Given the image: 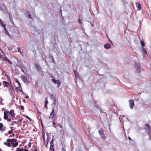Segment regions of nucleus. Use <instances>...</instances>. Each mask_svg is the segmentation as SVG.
<instances>
[{"label":"nucleus","mask_w":151,"mask_h":151,"mask_svg":"<svg viewBox=\"0 0 151 151\" xmlns=\"http://www.w3.org/2000/svg\"><path fill=\"white\" fill-rule=\"evenodd\" d=\"M57 109H55V108H54L52 110V111L50 115L49 118H53L54 116L55 115L56 113L57 112Z\"/></svg>","instance_id":"obj_1"},{"label":"nucleus","mask_w":151,"mask_h":151,"mask_svg":"<svg viewBox=\"0 0 151 151\" xmlns=\"http://www.w3.org/2000/svg\"><path fill=\"white\" fill-rule=\"evenodd\" d=\"M52 81L54 83L57 84L58 87H59L61 84V83L59 80L53 79H52Z\"/></svg>","instance_id":"obj_2"},{"label":"nucleus","mask_w":151,"mask_h":151,"mask_svg":"<svg viewBox=\"0 0 151 151\" xmlns=\"http://www.w3.org/2000/svg\"><path fill=\"white\" fill-rule=\"evenodd\" d=\"M129 106L131 109H132L134 106V103L133 101L130 99L129 101Z\"/></svg>","instance_id":"obj_3"},{"label":"nucleus","mask_w":151,"mask_h":151,"mask_svg":"<svg viewBox=\"0 0 151 151\" xmlns=\"http://www.w3.org/2000/svg\"><path fill=\"white\" fill-rule=\"evenodd\" d=\"M145 127L147 132H151V129L149 125L145 124Z\"/></svg>","instance_id":"obj_4"},{"label":"nucleus","mask_w":151,"mask_h":151,"mask_svg":"<svg viewBox=\"0 0 151 151\" xmlns=\"http://www.w3.org/2000/svg\"><path fill=\"white\" fill-rule=\"evenodd\" d=\"M9 113V111H5L4 112V119H6L8 118V115Z\"/></svg>","instance_id":"obj_5"},{"label":"nucleus","mask_w":151,"mask_h":151,"mask_svg":"<svg viewBox=\"0 0 151 151\" xmlns=\"http://www.w3.org/2000/svg\"><path fill=\"white\" fill-rule=\"evenodd\" d=\"M16 140L14 139V141H13L11 144H12V147H17L18 145V143L16 142Z\"/></svg>","instance_id":"obj_6"},{"label":"nucleus","mask_w":151,"mask_h":151,"mask_svg":"<svg viewBox=\"0 0 151 151\" xmlns=\"http://www.w3.org/2000/svg\"><path fill=\"white\" fill-rule=\"evenodd\" d=\"M21 78L22 80L24 82H27V80L26 77L24 76H21Z\"/></svg>","instance_id":"obj_7"},{"label":"nucleus","mask_w":151,"mask_h":151,"mask_svg":"<svg viewBox=\"0 0 151 151\" xmlns=\"http://www.w3.org/2000/svg\"><path fill=\"white\" fill-rule=\"evenodd\" d=\"M136 6L137 8V10H140L141 9V7L140 4L139 3L136 2L135 3Z\"/></svg>","instance_id":"obj_8"},{"label":"nucleus","mask_w":151,"mask_h":151,"mask_svg":"<svg viewBox=\"0 0 151 151\" xmlns=\"http://www.w3.org/2000/svg\"><path fill=\"white\" fill-rule=\"evenodd\" d=\"M5 128L3 127V124L2 123H0V131H3L4 130Z\"/></svg>","instance_id":"obj_9"},{"label":"nucleus","mask_w":151,"mask_h":151,"mask_svg":"<svg viewBox=\"0 0 151 151\" xmlns=\"http://www.w3.org/2000/svg\"><path fill=\"white\" fill-rule=\"evenodd\" d=\"M99 134L103 139H106V137L104 135V133H99Z\"/></svg>","instance_id":"obj_10"},{"label":"nucleus","mask_w":151,"mask_h":151,"mask_svg":"<svg viewBox=\"0 0 151 151\" xmlns=\"http://www.w3.org/2000/svg\"><path fill=\"white\" fill-rule=\"evenodd\" d=\"M104 48L106 49L110 48L111 47V45L109 44H105L104 45Z\"/></svg>","instance_id":"obj_11"},{"label":"nucleus","mask_w":151,"mask_h":151,"mask_svg":"<svg viewBox=\"0 0 151 151\" xmlns=\"http://www.w3.org/2000/svg\"><path fill=\"white\" fill-rule=\"evenodd\" d=\"M4 33H5L6 35H10V34H9L8 31L6 29V27H4Z\"/></svg>","instance_id":"obj_12"},{"label":"nucleus","mask_w":151,"mask_h":151,"mask_svg":"<svg viewBox=\"0 0 151 151\" xmlns=\"http://www.w3.org/2000/svg\"><path fill=\"white\" fill-rule=\"evenodd\" d=\"M9 114L11 115V116H12V117H14L15 114L14 113V111L13 110H11L10 111Z\"/></svg>","instance_id":"obj_13"},{"label":"nucleus","mask_w":151,"mask_h":151,"mask_svg":"<svg viewBox=\"0 0 151 151\" xmlns=\"http://www.w3.org/2000/svg\"><path fill=\"white\" fill-rule=\"evenodd\" d=\"M3 84L4 86V85H5L7 87H8L9 85V83L8 82L5 81H3Z\"/></svg>","instance_id":"obj_14"},{"label":"nucleus","mask_w":151,"mask_h":151,"mask_svg":"<svg viewBox=\"0 0 151 151\" xmlns=\"http://www.w3.org/2000/svg\"><path fill=\"white\" fill-rule=\"evenodd\" d=\"M48 103V102L47 101V98H45V107L47 109V104Z\"/></svg>","instance_id":"obj_15"},{"label":"nucleus","mask_w":151,"mask_h":151,"mask_svg":"<svg viewBox=\"0 0 151 151\" xmlns=\"http://www.w3.org/2000/svg\"><path fill=\"white\" fill-rule=\"evenodd\" d=\"M142 54L143 55H147V51L145 48H142Z\"/></svg>","instance_id":"obj_16"},{"label":"nucleus","mask_w":151,"mask_h":151,"mask_svg":"<svg viewBox=\"0 0 151 151\" xmlns=\"http://www.w3.org/2000/svg\"><path fill=\"white\" fill-rule=\"evenodd\" d=\"M14 139H7V142H10L11 143H12V142H13V141H14Z\"/></svg>","instance_id":"obj_17"},{"label":"nucleus","mask_w":151,"mask_h":151,"mask_svg":"<svg viewBox=\"0 0 151 151\" xmlns=\"http://www.w3.org/2000/svg\"><path fill=\"white\" fill-rule=\"evenodd\" d=\"M35 67L37 70H40V68L39 65H37V64H36L35 65Z\"/></svg>","instance_id":"obj_18"},{"label":"nucleus","mask_w":151,"mask_h":151,"mask_svg":"<svg viewBox=\"0 0 151 151\" xmlns=\"http://www.w3.org/2000/svg\"><path fill=\"white\" fill-rule=\"evenodd\" d=\"M0 24L1 26L3 28L6 27L4 23H3L2 20H0Z\"/></svg>","instance_id":"obj_19"},{"label":"nucleus","mask_w":151,"mask_h":151,"mask_svg":"<svg viewBox=\"0 0 151 151\" xmlns=\"http://www.w3.org/2000/svg\"><path fill=\"white\" fill-rule=\"evenodd\" d=\"M17 91H20L22 89V88L21 87L19 86V87H17L16 88Z\"/></svg>","instance_id":"obj_20"},{"label":"nucleus","mask_w":151,"mask_h":151,"mask_svg":"<svg viewBox=\"0 0 151 151\" xmlns=\"http://www.w3.org/2000/svg\"><path fill=\"white\" fill-rule=\"evenodd\" d=\"M140 43L142 46V47H143L145 45V43L143 41H141L140 42Z\"/></svg>","instance_id":"obj_21"},{"label":"nucleus","mask_w":151,"mask_h":151,"mask_svg":"<svg viewBox=\"0 0 151 151\" xmlns=\"http://www.w3.org/2000/svg\"><path fill=\"white\" fill-rule=\"evenodd\" d=\"M15 81L18 84L19 86L20 87H21V84L19 82V81L16 79H15Z\"/></svg>","instance_id":"obj_22"},{"label":"nucleus","mask_w":151,"mask_h":151,"mask_svg":"<svg viewBox=\"0 0 151 151\" xmlns=\"http://www.w3.org/2000/svg\"><path fill=\"white\" fill-rule=\"evenodd\" d=\"M5 60L8 61V62L9 63V64H11V61L9 60V59H8L7 58H5Z\"/></svg>","instance_id":"obj_23"},{"label":"nucleus","mask_w":151,"mask_h":151,"mask_svg":"<svg viewBox=\"0 0 151 151\" xmlns=\"http://www.w3.org/2000/svg\"><path fill=\"white\" fill-rule=\"evenodd\" d=\"M50 149L52 151H53V148L52 145H50Z\"/></svg>","instance_id":"obj_24"},{"label":"nucleus","mask_w":151,"mask_h":151,"mask_svg":"<svg viewBox=\"0 0 151 151\" xmlns=\"http://www.w3.org/2000/svg\"><path fill=\"white\" fill-rule=\"evenodd\" d=\"M73 72H74V73L75 75V76L76 77V78H77V77H78V75H76L77 74H76V72L74 70Z\"/></svg>","instance_id":"obj_25"},{"label":"nucleus","mask_w":151,"mask_h":151,"mask_svg":"<svg viewBox=\"0 0 151 151\" xmlns=\"http://www.w3.org/2000/svg\"><path fill=\"white\" fill-rule=\"evenodd\" d=\"M17 49H18V52H19L20 53V54H21L22 53V52L21 51V50H20V47H18L17 48Z\"/></svg>","instance_id":"obj_26"},{"label":"nucleus","mask_w":151,"mask_h":151,"mask_svg":"<svg viewBox=\"0 0 151 151\" xmlns=\"http://www.w3.org/2000/svg\"><path fill=\"white\" fill-rule=\"evenodd\" d=\"M25 117L27 119H28L29 120H31V119L27 115L25 116Z\"/></svg>","instance_id":"obj_27"},{"label":"nucleus","mask_w":151,"mask_h":151,"mask_svg":"<svg viewBox=\"0 0 151 151\" xmlns=\"http://www.w3.org/2000/svg\"><path fill=\"white\" fill-rule=\"evenodd\" d=\"M127 137L129 140L130 141H131V142L130 141V143H132V140L131 139V138L129 137Z\"/></svg>","instance_id":"obj_28"},{"label":"nucleus","mask_w":151,"mask_h":151,"mask_svg":"<svg viewBox=\"0 0 151 151\" xmlns=\"http://www.w3.org/2000/svg\"><path fill=\"white\" fill-rule=\"evenodd\" d=\"M20 108L22 110H24V107L23 106H21Z\"/></svg>","instance_id":"obj_29"},{"label":"nucleus","mask_w":151,"mask_h":151,"mask_svg":"<svg viewBox=\"0 0 151 151\" xmlns=\"http://www.w3.org/2000/svg\"><path fill=\"white\" fill-rule=\"evenodd\" d=\"M50 145H53V140L51 141V142L50 143Z\"/></svg>","instance_id":"obj_30"},{"label":"nucleus","mask_w":151,"mask_h":151,"mask_svg":"<svg viewBox=\"0 0 151 151\" xmlns=\"http://www.w3.org/2000/svg\"><path fill=\"white\" fill-rule=\"evenodd\" d=\"M7 146L9 147L10 146V144L8 142L7 144Z\"/></svg>","instance_id":"obj_31"},{"label":"nucleus","mask_w":151,"mask_h":151,"mask_svg":"<svg viewBox=\"0 0 151 151\" xmlns=\"http://www.w3.org/2000/svg\"><path fill=\"white\" fill-rule=\"evenodd\" d=\"M16 151H23V150L22 149H18Z\"/></svg>","instance_id":"obj_32"},{"label":"nucleus","mask_w":151,"mask_h":151,"mask_svg":"<svg viewBox=\"0 0 151 151\" xmlns=\"http://www.w3.org/2000/svg\"><path fill=\"white\" fill-rule=\"evenodd\" d=\"M29 18H30V19L32 18V17H31V15L30 14H29Z\"/></svg>","instance_id":"obj_33"},{"label":"nucleus","mask_w":151,"mask_h":151,"mask_svg":"<svg viewBox=\"0 0 151 151\" xmlns=\"http://www.w3.org/2000/svg\"><path fill=\"white\" fill-rule=\"evenodd\" d=\"M78 22H79L80 24H81V20L80 19H79V20H78Z\"/></svg>","instance_id":"obj_34"},{"label":"nucleus","mask_w":151,"mask_h":151,"mask_svg":"<svg viewBox=\"0 0 151 151\" xmlns=\"http://www.w3.org/2000/svg\"><path fill=\"white\" fill-rule=\"evenodd\" d=\"M52 124H53V127H55V123L53 122Z\"/></svg>","instance_id":"obj_35"},{"label":"nucleus","mask_w":151,"mask_h":151,"mask_svg":"<svg viewBox=\"0 0 151 151\" xmlns=\"http://www.w3.org/2000/svg\"><path fill=\"white\" fill-rule=\"evenodd\" d=\"M0 104H2V102L1 101H0Z\"/></svg>","instance_id":"obj_36"},{"label":"nucleus","mask_w":151,"mask_h":151,"mask_svg":"<svg viewBox=\"0 0 151 151\" xmlns=\"http://www.w3.org/2000/svg\"><path fill=\"white\" fill-rule=\"evenodd\" d=\"M28 97H29V96H27L25 97V98L26 99L28 98Z\"/></svg>","instance_id":"obj_37"},{"label":"nucleus","mask_w":151,"mask_h":151,"mask_svg":"<svg viewBox=\"0 0 151 151\" xmlns=\"http://www.w3.org/2000/svg\"><path fill=\"white\" fill-rule=\"evenodd\" d=\"M11 120V119H8L7 121H10Z\"/></svg>","instance_id":"obj_38"},{"label":"nucleus","mask_w":151,"mask_h":151,"mask_svg":"<svg viewBox=\"0 0 151 151\" xmlns=\"http://www.w3.org/2000/svg\"><path fill=\"white\" fill-rule=\"evenodd\" d=\"M52 58V61H53V62H54V59H53V58Z\"/></svg>","instance_id":"obj_39"},{"label":"nucleus","mask_w":151,"mask_h":151,"mask_svg":"<svg viewBox=\"0 0 151 151\" xmlns=\"http://www.w3.org/2000/svg\"><path fill=\"white\" fill-rule=\"evenodd\" d=\"M29 147H30V146H31V144H29Z\"/></svg>","instance_id":"obj_40"},{"label":"nucleus","mask_w":151,"mask_h":151,"mask_svg":"<svg viewBox=\"0 0 151 151\" xmlns=\"http://www.w3.org/2000/svg\"><path fill=\"white\" fill-rule=\"evenodd\" d=\"M6 142H4V145H6Z\"/></svg>","instance_id":"obj_41"},{"label":"nucleus","mask_w":151,"mask_h":151,"mask_svg":"<svg viewBox=\"0 0 151 151\" xmlns=\"http://www.w3.org/2000/svg\"><path fill=\"white\" fill-rule=\"evenodd\" d=\"M18 98H17V97L16 98V100H18Z\"/></svg>","instance_id":"obj_42"},{"label":"nucleus","mask_w":151,"mask_h":151,"mask_svg":"<svg viewBox=\"0 0 151 151\" xmlns=\"http://www.w3.org/2000/svg\"><path fill=\"white\" fill-rule=\"evenodd\" d=\"M8 132H12V131H9Z\"/></svg>","instance_id":"obj_43"},{"label":"nucleus","mask_w":151,"mask_h":151,"mask_svg":"<svg viewBox=\"0 0 151 151\" xmlns=\"http://www.w3.org/2000/svg\"><path fill=\"white\" fill-rule=\"evenodd\" d=\"M139 70L140 71L141 70V68H139Z\"/></svg>","instance_id":"obj_44"},{"label":"nucleus","mask_w":151,"mask_h":151,"mask_svg":"<svg viewBox=\"0 0 151 151\" xmlns=\"http://www.w3.org/2000/svg\"><path fill=\"white\" fill-rule=\"evenodd\" d=\"M9 133V134H11L12 133H11V132H10V133Z\"/></svg>","instance_id":"obj_45"},{"label":"nucleus","mask_w":151,"mask_h":151,"mask_svg":"<svg viewBox=\"0 0 151 151\" xmlns=\"http://www.w3.org/2000/svg\"><path fill=\"white\" fill-rule=\"evenodd\" d=\"M1 82H0V86H1Z\"/></svg>","instance_id":"obj_46"},{"label":"nucleus","mask_w":151,"mask_h":151,"mask_svg":"<svg viewBox=\"0 0 151 151\" xmlns=\"http://www.w3.org/2000/svg\"><path fill=\"white\" fill-rule=\"evenodd\" d=\"M125 136L126 138H127V137L126 135L125 134Z\"/></svg>","instance_id":"obj_47"},{"label":"nucleus","mask_w":151,"mask_h":151,"mask_svg":"<svg viewBox=\"0 0 151 151\" xmlns=\"http://www.w3.org/2000/svg\"><path fill=\"white\" fill-rule=\"evenodd\" d=\"M21 70H22V72H24V71L23 70H22V69H21Z\"/></svg>","instance_id":"obj_48"},{"label":"nucleus","mask_w":151,"mask_h":151,"mask_svg":"<svg viewBox=\"0 0 151 151\" xmlns=\"http://www.w3.org/2000/svg\"><path fill=\"white\" fill-rule=\"evenodd\" d=\"M12 134L13 135V136L14 137V134Z\"/></svg>","instance_id":"obj_49"},{"label":"nucleus","mask_w":151,"mask_h":151,"mask_svg":"<svg viewBox=\"0 0 151 151\" xmlns=\"http://www.w3.org/2000/svg\"><path fill=\"white\" fill-rule=\"evenodd\" d=\"M23 101L24 102H25V100H23Z\"/></svg>","instance_id":"obj_50"},{"label":"nucleus","mask_w":151,"mask_h":151,"mask_svg":"<svg viewBox=\"0 0 151 151\" xmlns=\"http://www.w3.org/2000/svg\"><path fill=\"white\" fill-rule=\"evenodd\" d=\"M25 151H27V150H26H26H25Z\"/></svg>","instance_id":"obj_51"},{"label":"nucleus","mask_w":151,"mask_h":151,"mask_svg":"<svg viewBox=\"0 0 151 151\" xmlns=\"http://www.w3.org/2000/svg\"><path fill=\"white\" fill-rule=\"evenodd\" d=\"M0 151H1V150L0 149Z\"/></svg>","instance_id":"obj_52"}]
</instances>
